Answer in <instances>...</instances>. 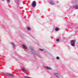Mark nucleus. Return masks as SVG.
<instances>
[{
  "mask_svg": "<svg viewBox=\"0 0 78 78\" xmlns=\"http://www.w3.org/2000/svg\"><path fill=\"white\" fill-rule=\"evenodd\" d=\"M30 50H31V52L33 54H34V55H37L38 56H39V54L37 53V51H35L33 48H30Z\"/></svg>",
  "mask_w": 78,
  "mask_h": 78,
  "instance_id": "nucleus-1",
  "label": "nucleus"
},
{
  "mask_svg": "<svg viewBox=\"0 0 78 78\" xmlns=\"http://www.w3.org/2000/svg\"><path fill=\"white\" fill-rule=\"evenodd\" d=\"M70 44L71 45V46H72V47H75V41L73 40H72L70 41Z\"/></svg>",
  "mask_w": 78,
  "mask_h": 78,
  "instance_id": "nucleus-2",
  "label": "nucleus"
},
{
  "mask_svg": "<svg viewBox=\"0 0 78 78\" xmlns=\"http://www.w3.org/2000/svg\"><path fill=\"white\" fill-rule=\"evenodd\" d=\"M32 6L33 8H35V7L36 6V2L35 1H34L32 3Z\"/></svg>",
  "mask_w": 78,
  "mask_h": 78,
  "instance_id": "nucleus-3",
  "label": "nucleus"
},
{
  "mask_svg": "<svg viewBox=\"0 0 78 78\" xmlns=\"http://www.w3.org/2000/svg\"><path fill=\"white\" fill-rule=\"evenodd\" d=\"M53 74L56 78H59V74L58 73H54Z\"/></svg>",
  "mask_w": 78,
  "mask_h": 78,
  "instance_id": "nucleus-4",
  "label": "nucleus"
},
{
  "mask_svg": "<svg viewBox=\"0 0 78 78\" xmlns=\"http://www.w3.org/2000/svg\"><path fill=\"white\" fill-rule=\"evenodd\" d=\"M6 74V75H9V76H11V77H14V75L10 73H7Z\"/></svg>",
  "mask_w": 78,
  "mask_h": 78,
  "instance_id": "nucleus-5",
  "label": "nucleus"
},
{
  "mask_svg": "<svg viewBox=\"0 0 78 78\" xmlns=\"http://www.w3.org/2000/svg\"><path fill=\"white\" fill-rule=\"evenodd\" d=\"M49 2L51 5H54V3H53V0H50Z\"/></svg>",
  "mask_w": 78,
  "mask_h": 78,
  "instance_id": "nucleus-6",
  "label": "nucleus"
},
{
  "mask_svg": "<svg viewBox=\"0 0 78 78\" xmlns=\"http://www.w3.org/2000/svg\"><path fill=\"white\" fill-rule=\"evenodd\" d=\"M45 68H46L47 70H51V67L47 66H45Z\"/></svg>",
  "mask_w": 78,
  "mask_h": 78,
  "instance_id": "nucleus-7",
  "label": "nucleus"
},
{
  "mask_svg": "<svg viewBox=\"0 0 78 78\" xmlns=\"http://www.w3.org/2000/svg\"><path fill=\"white\" fill-rule=\"evenodd\" d=\"M23 72L25 74H27V72H28V70L27 69H24Z\"/></svg>",
  "mask_w": 78,
  "mask_h": 78,
  "instance_id": "nucleus-8",
  "label": "nucleus"
},
{
  "mask_svg": "<svg viewBox=\"0 0 78 78\" xmlns=\"http://www.w3.org/2000/svg\"><path fill=\"white\" fill-rule=\"evenodd\" d=\"M11 44L13 46V48H15V47H16V45H15V44H14V43H11Z\"/></svg>",
  "mask_w": 78,
  "mask_h": 78,
  "instance_id": "nucleus-9",
  "label": "nucleus"
},
{
  "mask_svg": "<svg viewBox=\"0 0 78 78\" xmlns=\"http://www.w3.org/2000/svg\"><path fill=\"white\" fill-rule=\"evenodd\" d=\"M23 48H24V49H27V46H26V45H24L23 46Z\"/></svg>",
  "mask_w": 78,
  "mask_h": 78,
  "instance_id": "nucleus-10",
  "label": "nucleus"
},
{
  "mask_svg": "<svg viewBox=\"0 0 78 78\" xmlns=\"http://www.w3.org/2000/svg\"><path fill=\"white\" fill-rule=\"evenodd\" d=\"M74 8L76 9H78V7L77 6H74Z\"/></svg>",
  "mask_w": 78,
  "mask_h": 78,
  "instance_id": "nucleus-11",
  "label": "nucleus"
},
{
  "mask_svg": "<svg viewBox=\"0 0 78 78\" xmlns=\"http://www.w3.org/2000/svg\"><path fill=\"white\" fill-rule=\"evenodd\" d=\"M55 30L56 31H58L59 30V28H55Z\"/></svg>",
  "mask_w": 78,
  "mask_h": 78,
  "instance_id": "nucleus-12",
  "label": "nucleus"
},
{
  "mask_svg": "<svg viewBox=\"0 0 78 78\" xmlns=\"http://www.w3.org/2000/svg\"><path fill=\"white\" fill-rule=\"evenodd\" d=\"M15 2L16 3H18L19 2V0H15Z\"/></svg>",
  "mask_w": 78,
  "mask_h": 78,
  "instance_id": "nucleus-13",
  "label": "nucleus"
},
{
  "mask_svg": "<svg viewBox=\"0 0 78 78\" xmlns=\"http://www.w3.org/2000/svg\"><path fill=\"white\" fill-rule=\"evenodd\" d=\"M7 2L8 4L9 3V2H10V0H7Z\"/></svg>",
  "mask_w": 78,
  "mask_h": 78,
  "instance_id": "nucleus-14",
  "label": "nucleus"
},
{
  "mask_svg": "<svg viewBox=\"0 0 78 78\" xmlns=\"http://www.w3.org/2000/svg\"><path fill=\"white\" fill-rule=\"evenodd\" d=\"M28 30H31V28L30 27H28L27 28Z\"/></svg>",
  "mask_w": 78,
  "mask_h": 78,
  "instance_id": "nucleus-15",
  "label": "nucleus"
},
{
  "mask_svg": "<svg viewBox=\"0 0 78 78\" xmlns=\"http://www.w3.org/2000/svg\"><path fill=\"white\" fill-rule=\"evenodd\" d=\"M56 41L57 42H59V39H56Z\"/></svg>",
  "mask_w": 78,
  "mask_h": 78,
  "instance_id": "nucleus-16",
  "label": "nucleus"
},
{
  "mask_svg": "<svg viewBox=\"0 0 78 78\" xmlns=\"http://www.w3.org/2000/svg\"><path fill=\"white\" fill-rule=\"evenodd\" d=\"M57 59H59V57H57L56 58Z\"/></svg>",
  "mask_w": 78,
  "mask_h": 78,
  "instance_id": "nucleus-17",
  "label": "nucleus"
},
{
  "mask_svg": "<svg viewBox=\"0 0 78 78\" xmlns=\"http://www.w3.org/2000/svg\"><path fill=\"white\" fill-rule=\"evenodd\" d=\"M39 50H40V51H43V50L42 49H40Z\"/></svg>",
  "mask_w": 78,
  "mask_h": 78,
  "instance_id": "nucleus-18",
  "label": "nucleus"
},
{
  "mask_svg": "<svg viewBox=\"0 0 78 78\" xmlns=\"http://www.w3.org/2000/svg\"><path fill=\"white\" fill-rule=\"evenodd\" d=\"M73 16H75V14H74V15H73Z\"/></svg>",
  "mask_w": 78,
  "mask_h": 78,
  "instance_id": "nucleus-19",
  "label": "nucleus"
},
{
  "mask_svg": "<svg viewBox=\"0 0 78 78\" xmlns=\"http://www.w3.org/2000/svg\"><path fill=\"white\" fill-rule=\"evenodd\" d=\"M2 1H3V0H2Z\"/></svg>",
  "mask_w": 78,
  "mask_h": 78,
  "instance_id": "nucleus-20",
  "label": "nucleus"
},
{
  "mask_svg": "<svg viewBox=\"0 0 78 78\" xmlns=\"http://www.w3.org/2000/svg\"><path fill=\"white\" fill-rule=\"evenodd\" d=\"M78 44V43H77Z\"/></svg>",
  "mask_w": 78,
  "mask_h": 78,
  "instance_id": "nucleus-21",
  "label": "nucleus"
}]
</instances>
